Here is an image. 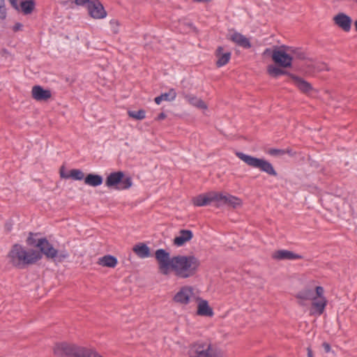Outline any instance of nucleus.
I'll return each mask as SVG.
<instances>
[{"label":"nucleus","instance_id":"obj_1","mask_svg":"<svg viewBox=\"0 0 357 357\" xmlns=\"http://www.w3.org/2000/svg\"><path fill=\"white\" fill-rule=\"evenodd\" d=\"M169 273L179 279H187L196 275L200 266V261L193 255H178L172 257Z\"/></svg>","mask_w":357,"mask_h":357},{"label":"nucleus","instance_id":"obj_2","mask_svg":"<svg viewBox=\"0 0 357 357\" xmlns=\"http://www.w3.org/2000/svg\"><path fill=\"white\" fill-rule=\"evenodd\" d=\"M26 247H13L8 255L9 262L15 268L23 269L42 258L41 252Z\"/></svg>","mask_w":357,"mask_h":357},{"label":"nucleus","instance_id":"obj_3","mask_svg":"<svg viewBox=\"0 0 357 357\" xmlns=\"http://www.w3.org/2000/svg\"><path fill=\"white\" fill-rule=\"evenodd\" d=\"M54 354L61 357H102L96 351L66 342L56 344Z\"/></svg>","mask_w":357,"mask_h":357},{"label":"nucleus","instance_id":"obj_4","mask_svg":"<svg viewBox=\"0 0 357 357\" xmlns=\"http://www.w3.org/2000/svg\"><path fill=\"white\" fill-rule=\"evenodd\" d=\"M189 357H226L224 352L206 342L197 341L189 346Z\"/></svg>","mask_w":357,"mask_h":357},{"label":"nucleus","instance_id":"obj_5","mask_svg":"<svg viewBox=\"0 0 357 357\" xmlns=\"http://www.w3.org/2000/svg\"><path fill=\"white\" fill-rule=\"evenodd\" d=\"M235 155L246 165L252 168L259 169L261 172H264L269 176H278V173L273 165L269 161L264 158H256L240 151H236Z\"/></svg>","mask_w":357,"mask_h":357},{"label":"nucleus","instance_id":"obj_6","mask_svg":"<svg viewBox=\"0 0 357 357\" xmlns=\"http://www.w3.org/2000/svg\"><path fill=\"white\" fill-rule=\"evenodd\" d=\"M132 181L130 176H125L121 171L112 172L105 180V185L116 190H124L132 186Z\"/></svg>","mask_w":357,"mask_h":357},{"label":"nucleus","instance_id":"obj_7","mask_svg":"<svg viewBox=\"0 0 357 357\" xmlns=\"http://www.w3.org/2000/svg\"><path fill=\"white\" fill-rule=\"evenodd\" d=\"M272 59L280 67L288 68L291 66L293 59L283 50H274L272 52Z\"/></svg>","mask_w":357,"mask_h":357},{"label":"nucleus","instance_id":"obj_8","mask_svg":"<svg viewBox=\"0 0 357 357\" xmlns=\"http://www.w3.org/2000/svg\"><path fill=\"white\" fill-rule=\"evenodd\" d=\"M87 8L89 15L94 19H103L107 16V12L99 0H91Z\"/></svg>","mask_w":357,"mask_h":357},{"label":"nucleus","instance_id":"obj_9","mask_svg":"<svg viewBox=\"0 0 357 357\" xmlns=\"http://www.w3.org/2000/svg\"><path fill=\"white\" fill-rule=\"evenodd\" d=\"M172 257H169V252L163 249L158 250V261L159 263V268L164 275L169 274L170 264H172Z\"/></svg>","mask_w":357,"mask_h":357},{"label":"nucleus","instance_id":"obj_10","mask_svg":"<svg viewBox=\"0 0 357 357\" xmlns=\"http://www.w3.org/2000/svg\"><path fill=\"white\" fill-rule=\"evenodd\" d=\"M193 295V288L190 286H184L174 295L173 300L176 303L187 305Z\"/></svg>","mask_w":357,"mask_h":357},{"label":"nucleus","instance_id":"obj_11","mask_svg":"<svg viewBox=\"0 0 357 357\" xmlns=\"http://www.w3.org/2000/svg\"><path fill=\"white\" fill-rule=\"evenodd\" d=\"M40 248L38 250L41 252V255L45 254L47 257L54 259V261H61L64 259L68 257V254L66 251H62L60 254L58 253V250L55 249V247H37Z\"/></svg>","mask_w":357,"mask_h":357},{"label":"nucleus","instance_id":"obj_12","mask_svg":"<svg viewBox=\"0 0 357 357\" xmlns=\"http://www.w3.org/2000/svg\"><path fill=\"white\" fill-rule=\"evenodd\" d=\"M334 22L344 31H349L351 29V19L347 15L340 13L333 18Z\"/></svg>","mask_w":357,"mask_h":357},{"label":"nucleus","instance_id":"obj_13","mask_svg":"<svg viewBox=\"0 0 357 357\" xmlns=\"http://www.w3.org/2000/svg\"><path fill=\"white\" fill-rule=\"evenodd\" d=\"M27 245H52L45 237L41 236L40 233L30 232L26 239Z\"/></svg>","mask_w":357,"mask_h":357},{"label":"nucleus","instance_id":"obj_14","mask_svg":"<svg viewBox=\"0 0 357 357\" xmlns=\"http://www.w3.org/2000/svg\"><path fill=\"white\" fill-rule=\"evenodd\" d=\"M272 257L277 260H295L302 258V256L287 250H279L272 255Z\"/></svg>","mask_w":357,"mask_h":357},{"label":"nucleus","instance_id":"obj_15","mask_svg":"<svg viewBox=\"0 0 357 357\" xmlns=\"http://www.w3.org/2000/svg\"><path fill=\"white\" fill-rule=\"evenodd\" d=\"M32 97L38 101L47 100L52 96V93L49 89H45L40 85H36L32 88Z\"/></svg>","mask_w":357,"mask_h":357},{"label":"nucleus","instance_id":"obj_16","mask_svg":"<svg viewBox=\"0 0 357 357\" xmlns=\"http://www.w3.org/2000/svg\"><path fill=\"white\" fill-rule=\"evenodd\" d=\"M64 169H65L64 166H61L60 168V171H59L60 176L63 178L68 179V178H71L72 179H73L75 181H82V179H84L85 178L84 173L80 169H73L69 172V173H66L64 172Z\"/></svg>","mask_w":357,"mask_h":357},{"label":"nucleus","instance_id":"obj_17","mask_svg":"<svg viewBox=\"0 0 357 357\" xmlns=\"http://www.w3.org/2000/svg\"><path fill=\"white\" fill-rule=\"evenodd\" d=\"M97 264L102 267L114 268L118 264V259L114 255H105L98 259Z\"/></svg>","mask_w":357,"mask_h":357},{"label":"nucleus","instance_id":"obj_18","mask_svg":"<svg viewBox=\"0 0 357 357\" xmlns=\"http://www.w3.org/2000/svg\"><path fill=\"white\" fill-rule=\"evenodd\" d=\"M223 47L219 46L215 51V56L218 58L216 66L222 67L225 66L229 61L231 54L230 52H223Z\"/></svg>","mask_w":357,"mask_h":357},{"label":"nucleus","instance_id":"obj_19","mask_svg":"<svg viewBox=\"0 0 357 357\" xmlns=\"http://www.w3.org/2000/svg\"><path fill=\"white\" fill-rule=\"evenodd\" d=\"M230 40L245 49L251 47V43L248 38L238 32H234L230 37Z\"/></svg>","mask_w":357,"mask_h":357},{"label":"nucleus","instance_id":"obj_20","mask_svg":"<svg viewBox=\"0 0 357 357\" xmlns=\"http://www.w3.org/2000/svg\"><path fill=\"white\" fill-rule=\"evenodd\" d=\"M210 192L203 193L192 198V202L195 206H205L211 204Z\"/></svg>","mask_w":357,"mask_h":357},{"label":"nucleus","instance_id":"obj_21","mask_svg":"<svg viewBox=\"0 0 357 357\" xmlns=\"http://www.w3.org/2000/svg\"><path fill=\"white\" fill-rule=\"evenodd\" d=\"M192 232L188 229H182L180 231L178 236L174 239L175 245H182L192 238Z\"/></svg>","mask_w":357,"mask_h":357},{"label":"nucleus","instance_id":"obj_22","mask_svg":"<svg viewBox=\"0 0 357 357\" xmlns=\"http://www.w3.org/2000/svg\"><path fill=\"white\" fill-rule=\"evenodd\" d=\"M327 305V301L326 298H317L314 296V299H312V307L314 310L312 314L317 313L318 315L323 314L324 309Z\"/></svg>","mask_w":357,"mask_h":357},{"label":"nucleus","instance_id":"obj_23","mask_svg":"<svg viewBox=\"0 0 357 357\" xmlns=\"http://www.w3.org/2000/svg\"><path fill=\"white\" fill-rule=\"evenodd\" d=\"M197 314L210 317L213 315V309L208 305L207 301L200 299L197 307Z\"/></svg>","mask_w":357,"mask_h":357},{"label":"nucleus","instance_id":"obj_24","mask_svg":"<svg viewBox=\"0 0 357 357\" xmlns=\"http://www.w3.org/2000/svg\"><path fill=\"white\" fill-rule=\"evenodd\" d=\"M102 176L99 174H89L84 178L85 184L93 187L99 186L102 183Z\"/></svg>","mask_w":357,"mask_h":357},{"label":"nucleus","instance_id":"obj_25","mask_svg":"<svg viewBox=\"0 0 357 357\" xmlns=\"http://www.w3.org/2000/svg\"><path fill=\"white\" fill-rule=\"evenodd\" d=\"M295 85L303 93H309L312 90V85L301 77L292 76Z\"/></svg>","mask_w":357,"mask_h":357},{"label":"nucleus","instance_id":"obj_26","mask_svg":"<svg viewBox=\"0 0 357 357\" xmlns=\"http://www.w3.org/2000/svg\"><path fill=\"white\" fill-rule=\"evenodd\" d=\"M184 98L192 106L203 109H207V105L205 102L202 100L197 98L195 96L184 94Z\"/></svg>","mask_w":357,"mask_h":357},{"label":"nucleus","instance_id":"obj_27","mask_svg":"<svg viewBox=\"0 0 357 357\" xmlns=\"http://www.w3.org/2000/svg\"><path fill=\"white\" fill-rule=\"evenodd\" d=\"M36 6V2L34 0H20V7L22 12L24 15L31 14Z\"/></svg>","mask_w":357,"mask_h":357},{"label":"nucleus","instance_id":"obj_28","mask_svg":"<svg viewBox=\"0 0 357 357\" xmlns=\"http://www.w3.org/2000/svg\"><path fill=\"white\" fill-rule=\"evenodd\" d=\"M211 200L212 202L216 203V206L220 207L224 205L225 195L216 191H210Z\"/></svg>","mask_w":357,"mask_h":357},{"label":"nucleus","instance_id":"obj_29","mask_svg":"<svg viewBox=\"0 0 357 357\" xmlns=\"http://www.w3.org/2000/svg\"><path fill=\"white\" fill-rule=\"evenodd\" d=\"M176 97V93L174 89H171L168 91V92L162 93L161 95L158 96V105H159L162 101H172Z\"/></svg>","mask_w":357,"mask_h":357},{"label":"nucleus","instance_id":"obj_30","mask_svg":"<svg viewBox=\"0 0 357 357\" xmlns=\"http://www.w3.org/2000/svg\"><path fill=\"white\" fill-rule=\"evenodd\" d=\"M224 205H228L236 208L237 206L241 205V200L235 196L227 194L225 195Z\"/></svg>","mask_w":357,"mask_h":357},{"label":"nucleus","instance_id":"obj_31","mask_svg":"<svg viewBox=\"0 0 357 357\" xmlns=\"http://www.w3.org/2000/svg\"><path fill=\"white\" fill-rule=\"evenodd\" d=\"M296 298L305 301L314 299V291L312 289H304L297 294Z\"/></svg>","mask_w":357,"mask_h":357},{"label":"nucleus","instance_id":"obj_32","mask_svg":"<svg viewBox=\"0 0 357 357\" xmlns=\"http://www.w3.org/2000/svg\"><path fill=\"white\" fill-rule=\"evenodd\" d=\"M268 73L270 75L278 77L280 75H284L287 73V72L279 67L271 65L268 67Z\"/></svg>","mask_w":357,"mask_h":357},{"label":"nucleus","instance_id":"obj_33","mask_svg":"<svg viewBox=\"0 0 357 357\" xmlns=\"http://www.w3.org/2000/svg\"><path fill=\"white\" fill-rule=\"evenodd\" d=\"M133 250L141 258L149 256V247H133Z\"/></svg>","mask_w":357,"mask_h":357},{"label":"nucleus","instance_id":"obj_34","mask_svg":"<svg viewBox=\"0 0 357 357\" xmlns=\"http://www.w3.org/2000/svg\"><path fill=\"white\" fill-rule=\"evenodd\" d=\"M128 114L130 117L136 120H142L146 117V112L144 109L128 111Z\"/></svg>","mask_w":357,"mask_h":357},{"label":"nucleus","instance_id":"obj_35","mask_svg":"<svg viewBox=\"0 0 357 357\" xmlns=\"http://www.w3.org/2000/svg\"><path fill=\"white\" fill-rule=\"evenodd\" d=\"M109 24L112 29V31L114 33H117L119 32V22L117 20L113 19L109 22Z\"/></svg>","mask_w":357,"mask_h":357},{"label":"nucleus","instance_id":"obj_36","mask_svg":"<svg viewBox=\"0 0 357 357\" xmlns=\"http://www.w3.org/2000/svg\"><path fill=\"white\" fill-rule=\"evenodd\" d=\"M315 291H316L317 296L318 297L317 298H326L324 296V290L322 287H320V286L317 287L315 289Z\"/></svg>","mask_w":357,"mask_h":357},{"label":"nucleus","instance_id":"obj_37","mask_svg":"<svg viewBox=\"0 0 357 357\" xmlns=\"http://www.w3.org/2000/svg\"><path fill=\"white\" fill-rule=\"evenodd\" d=\"M7 16L6 8L5 6H0V19L5 20Z\"/></svg>","mask_w":357,"mask_h":357},{"label":"nucleus","instance_id":"obj_38","mask_svg":"<svg viewBox=\"0 0 357 357\" xmlns=\"http://www.w3.org/2000/svg\"><path fill=\"white\" fill-rule=\"evenodd\" d=\"M91 0H75V3L77 6H84L85 4H90Z\"/></svg>","mask_w":357,"mask_h":357},{"label":"nucleus","instance_id":"obj_39","mask_svg":"<svg viewBox=\"0 0 357 357\" xmlns=\"http://www.w3.org/2000/svg\"><path fill=\"white\" fill-rule=\"evenodd\" d=\"M22 24L20 23V22H17L14 24V26H13V31L14 32H17L18 31H20L22 30Z\"/></svg>","mask_w":357,"mask_h":357},{"label":"nucleus","instance_id":"obj_40","mask_svg":"<svg viewBox=\"0 0 357 357\" xmlns=\"http://www.w3.org/2000/svg\"><path fill=\"white\" fill-rule=\"evenodd\" d=\"M269 153L271 155H280V154L282 153L283 151L281 149H273L270 150Z\"/></svg>","mask_w":357,"mask_h":357},{"label":"nucleus","instance_id":"obj_41","mask_svg":"<svg viewBox=\"0 0 357 357\" xmlns=\"http://www.w3.org/2000/svg\"><path fill=\"white\" fill-rule=\"evenodd\" d=\"M322 347L324 349L326 353H329L331 351V345L327 342H324L322 344Z\"/></svg>","mask_w":357,"mask_h":357},{"label":"nucleus","instance_id":"obj_42","mask_svg":"<svg viewBox=\"0 0 357 357\" xmlns=\"http://www.w3.org/2000/svg\"><path fill=\"white\" fill-rule=\"evenodd\" d=\"M13 223L11 221H8L5 224V229L7 231H10L12 230Z\"/></svg>","mask_w":357,"mask_h":357},{"label":"nucleus","instance_id":"obj_43","mask_svg":"<svg viewBox=\"0 0 357 357\" xmlns=\"http://www.w3.org/2000/svg\"><path fill=\"white\" fill-rule=\"evenodd\" d=\"M11 6L17 10H19V5L17 4V0H8Z\"/></svg>","mask_w":357,"mask_h":357},{"label":"nucleus","instance_id":"obj_44","mask_svg":"<svg viewBox=\"0 0 357 357\" xmlns=\"http://www.w3.org/2000/svg\"><path fill=\"white\" fill-rule=\"evenodd\" d=\"M307 357H314L313 352L310 347L307 348Z\"/></svg>","mask_w":357,"mask_h":357},{"label":"nucleus","instance_id":"obj_45","mask_svg":"<svg viewBox=\"0 0 357 357\" xmlns=\"http://www.w3.org/2000/svg\"><path fill=\"white\" fill-rule=\"evenodd\" d=\"M165 114L163 112L160 113L158 114V120H162L165 118Z\"/></svg>","mask_w":357,"mask_h":357},{"label":"nucleus","instance_id":"obj_46","mask_svg":"<svg viewBox=\"0 0 357 357\" xmlns=\"http://www.w3.org/2000/svg\"><path fill=\"white\" fill-rule=\"evenodd\" d=\"M182 24H183V25L185 26H187L188 27H189L190 29H194V26L192 23H190V22H182Z\"/></svg>","mask_w":357,"mask_h":357},{"label":"nucleus","instance_id":"obj_47","mask_svg":"<svg viewBox=\"0 0 357 357\" xmlns=\"http://www.w3.org/2000/svg\"><path fill=\"white\" fill-rule=\"evenodd\" d=\"M210 1L211 0H193V1L197 2V3H205V2H208Z\"/></svg>","mask_w":357,"mask_h":357},{"label":"nucleus","instance_id":"obj_48","mask_svg":"<svg viewBox=\"0 0 357 357\" xmlns=\"http://www.w3.org/2000/svg\"><path fill=\"white\" fill-rule=\"evenodd\" d=\"M271 52V50L269 49V48H266L264 52V54H268L269 53Z\"/></svg>","mask_w":357,"mask_h":357},{"label":"nucleus","instance_id":"obj_49","mask_svg":"<svg viewBox=\"0 0 357 357\" xmlns=\"http://www.w3.org/2000/svg\"><path fill=\"white\" fill-rule=\"evenodd\" d=\"M135 245H140V246H142V245H147L146 243H136Z\"/></svg>","mask_w":357,"mask_h":357},{"label":"nucleus","instance_id":"obj_50","mask_svg":"<svg viewBox=\"0 0 357 357\" xmlns=\"http://www.w3.org/2000/svg\"><path fill=\"white\" fill-rule=\"evenodd\" d=\"M0 6H5V1L4 0H0Z\"/></svg>","mask_w":357,"mask_h":357},{"label":"nucleus","instance_id":"obj_51","mask_svg":"<svg viewBox=\"0 0 357 357\" xmlns=\"http://www.w3.org/2000/svg\"><path fill=\"white\" fill-rule=\"evenodd\" d=\"M2 52H3L4 54H8V53H9V52H8V51L6 49H3V50H2Z\"/></svg>","mask_w":357,"mask_h":357},{"label":"nucleus","instance_id":"obj_52","mask_svg":"<svg viewBox=\"0 0 357 357\" xmlns=\"http://www.w3.org/2000/svg\"><path fill=\"white\" fill-rule=\"evenodd\" d=\"M354 26H355L356 31H357V20L354 22Z\"/></svg>","mask_w":357,"mask_h":357},{"label":"nucleus","instance_id":"obj_53","mask_svg":"<svg viewBox=\"0 0 357 357\" xmlns=\"http://www.w3.org/2000/svg\"><path fill=\"white\" fill-rule=\"evenodd\" d=\"M153 100L156 102V97L153 98Z\"/></svg>","mask_w":357,"mask_h":357},{"label":"nucleus","instance_id":"obj_54","mask_svg":"<svg viewBox=\"0 0 357 357\" xmlns=\"http://www.w3.org/2000/svg\"><path fill=\"white\" fill-rule=\"evenodd\" d=\"M324 69H326V70H328V68H321V70H324Z\"/></svg>","mask_w":357,"mask_h":357},{"label":"nucleus","instance_id":"obj_55","mask_svg":"<svg viewBox=\"0 0 357 357\" xmlns=\"http://www.w3.org/2000/svg\"><path fill=\"white\" fill-rule=\"evenodd\" d=\"M14 245L17 246V245H19V244H17V243H16V244H15Z\"/></svg>","mask_w":357,"mask_h":357}]
</instances>
